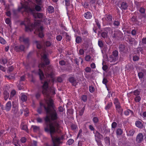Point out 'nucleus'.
Wrapping results in <instances>:
<instances>
[{
	"label": "nucleus",
	"instance_id": "49",
	"mask_svg": "<svg viewBox=\"0 0 146 146\" xmlns=\"http://www.w3.org/2000/svg\"><path fill=\"white\" fill-rule=\"evenodd\" d=\"M82 100L84 102H86L87 100V96L86 95H83L82 97Z\"/></svg>",
	"mask_w": 146,
	"mask_h": 146
},
{
	"label": "nucleus",
	"instance_id": "29",
	"mask_svg": "<svg viewBox=\"0 0 146 146\" xmlns=\"http://www.w3.org/2000/svg\"><path fill=\"white\" fill-rule=\"evenodd\" d=\"M120 21L119 19H115L113 23V25L115 26L118 27L120 25Z\"/></svg>",
	"mask_w": 146,
	"mask_h": 146
},
{
	"label": "nucleus",
	"instance_id": "54",
	"mask_svg": "<svg viewBox=\"0 0 146 146\" xmlns=\"http://www.w3.org/2000/svg\"><path fill=\"white\" fill-rule=\"evenodd\" d=\"M16 92L15 90H13L12 91L10 94V97L11 98L13 97L15 94Z\"/></svg>",
	"mask_w": 146,
	"mask_h": 146
},
{
	"label": "nucleus",
	"instance_id": "20",
	"mask_svg": "<svg viewBox=\"0 0 146 146\" xmlns=\"http://www.w3.org/2000/svg\"><path fill=\"white\" fill-rule=\"evenodd\" d=\"M119 51L123 53H125L126 51V49L125 46L123 44H121L119 46Z\"/></svg>",
	"mask_w": 146,
	"mask_h": 146
},
{
	"label": "nucleus",
	"instance_id": "26",
	"mask_svg": "<svg viewBox=\"0 0 146 146\" xmlns=\"http://www.w3.org/2000/svg\"><path fill=\"white\" fill-rule=\"evenodd\" d=\"M47 11L50 13H51L54 12V7L51 6H49L48 7Z\"/></svg>",
	"mask_w": 146,
	"mask_h": 146
},
{
	"label": "nucleus",
	"instance_id": "21",
	"mask_svg": "<svg viewBox=\"0 0 146 146\" xmlns=\"http://www.w3.org/2000/svg\"><path fill=\"white\" fill-rule=\"evenodd\" d=\"M84 16L86 19H90L92 17V14L90 12L88 11L85 13Z\"/></svg>",
	"mask_w": 146,
	"mask_h": 146
},
{
	"label": "nucleus",
	"instance_id": "44",
	"mask_svg": "<svg viewBox=\"0 0 146 146\" xmlns=\"http://www.w3.org/2000/svg\"><path fill=\"white\" fill-rule=\"evenodd\" d=\"M98 44L99 47L101 48H102L104 46V43L101 40H98Z\"/></svg>",
	"mask_w": 146,
	"mask_h": 146
},
{
	"label": "nucleus",
	"instance_id": "5",
	"mask_svg": "<svg viewBox=\"0 0 146 146\" xmlns=\"http://www.w3.org/2000/svg\"><path fill=\"white\" fill-rule=\"evenodd\" d=\"M33 6L32 8H30L28 5H23L21 9H24L25 12L30 13L32 14L35 13V10L37 11H39L41 9L40 6L36 5L35 4H33Z\"/></svg>",
	"mask_w": 146,
	"mask_h": 146
},
{
	"label": "nucleus",
	"instance_id": "35",
	"mask_svg": "<svg viewBox=\"0 0 146 146\" xmlns=\"http://www.w3.org/2000/svg\"><path fill=\"white\" fill-rule=\"evenodd\" d=\"M112 105V102H109L108 103L105 107V109L107 110H108L110 108Z\"/></svg>",
	"mask_w": 146,
	"mask_h": 146
},
{
	"label": "nucleus",
	"instance_id": "55",
	"mask_svg": "<svg viewBox=\"0 0 146 146\" xmlns=\"http://www.w3.org/2000/svg\"><path fill=\"white\" fill-rule=\"evenodd\" d=\"M31 146H37V142L36 141L33 140Z\"/></svg>",
	"mask_w": 146,
	"mask_h": 146
},
{
	"label": "nucleus",
	"instance_id": "28",
	"mask_svg": "<svg viewBox=\"0 0 146 146\" xmlns=\"http://www.w3.org/2000/svg\"><path fill=\"white\" fill-rule=\"evenodd\" d=\"M129 113L132 115L133 114V113L132 111L129 109H127V110L125 111L124 112V114L125 115H128Z\"/></svg>",
	"mask_w": 146,
	"mask_h": 146
},
{
	"label": "nucleus",
	"instance_id": "51",
	"mask_svg": "<svg viewBox=\"0 0 146 146\" xmlns=\"http://www.w3.org/2000/svg\"><path fill=\"white\" fill-rule=\"evenodd\" d=\"M108 82V81L106 78H103L102 81V83L103 84H105V85L106 87H107L106 84Z\"/></svg>",
	"mask_w": 146,
	"mask_h": 146
},
{
	"label": "nucleus",
	"instance_id": "63",
	"mask_svg": "<svg viewBox=\"0 0 146 146\" xmlns=\"http://www.w3.org/2000/svg\"><path fill=\"white\" fill-rule=\"evenodd\" d=\"M134 93V94L135 96H138L140 94V92L138 90H136L135 91Z\"/></svg>",
	"mask_w": 146,
	"mask_h": 146
},
{
	"label": "nucleus",
	"instance_id": "27",
	"mask_svg": "<svg viewBox=\"0 0 146 146\" xmlns=\"http://www.w3.org/2000/svg\"><path fill=\"white\" fill-rule=\"evenodd\" d=\"M134 3L136 6V8L137 10L141 8V2L135 1H134Z\"/></svg>",
	"mask_w": 146,
	"mask_h": 146
},
{
	"label": "nucleus",
	"instance_id": "18",
	"mask_svg": "<svg viewBox=\"0 0 146 146\" xmlns=\"http://www.w3.org/2000/svg\"><path fill=\"white\" fill-rule=\"evenodd\" d=\"M117 106V107H115L117 112H118L121 116H122L123 109L120 105Z\"/></svg>",
	"mask_w": 146,
	"mask_h": 146
},
{
	"label": "nucleus",
	"instance_id": "59",
	"mask_svg": "<svg viewBox=\"0 0 146 146\" xmlns=\"http://www.w3.org/2000/svg\"><path fill=\"white\" fill-rule=\"evenodd\" d=\"M138 76L139 78H142L143 76V73L142 72H139L138 74Z\"/></svg>",
	"mask_w": 146,
	"mask_h": 146
},
{
	"label": "nucleus",
	"instance_id": "13",
	"mask_svg": "<svg viewBox=\"0 0 146 146\" xmlns=\"http://www.w3.org/2000/svg\"><path fill=\"white\" fill-rule=\"evenodd\" d=\"M25 49V47L24 45H21L20 46H15V50L17 52L24 51Z\"/></svg>",
	"mask_w": 146,
	"mask_h": 146
},
{
	"label": "nucleus",
	"instance_id": "39",
	"mask_svg": "<svg viewBox=\"0 0 146 146\" xmlns=\"http://www.w3.org/2000/svg\"><path fill=\"white\" fill-rule=\"evenodd\" d=\"M81 37L80 36H77L76 38V42L77 43H79L82 41Z\"/></svg>",
	"mask_w": 146,
	"mask_h": 146
},
{
	"label": "nucleus",
	"instance_id": "62",
	"mask_svg": "<svg viewBox=\"0 0 146 146\" xmlns=\"http://www.w3.org/2000/svg\"><path fill=\"white\" fill-rule=\"evenodd\" d=\"M0 42L2 44H4L5 43L6 41L3 38H0Z\"/></svg>",
	"mask_w": 146,
	"mask_h": 146
},
{
	"label": "nucleus",
	"instance_id": "2",
	"mask_svg": "<svg viewBox=\"0 0 146 146\" xmlns=\"http://www.w3.org/2000/svg\"><path fill=\"white\" fill-rule=\"evenodd\" d=\"M35 43L36 44L37 48L39 50L38 52L41 56V60L42 63L38 65L39 68H43L44 70L45 75L48 77L52 78L53 77L54 70L52 67L49 66L47 68V69L44 70V67L45 65L49 64V60L47 57V53L45 49L43 48L42 43L40 41H36Z\"/></svg>",
	"mask_w": 146,
	"mask_h": 146
},
{
	"label": "nucleus",
	"instance_id": "41",
	"mask_svg": "<svg viewBox=\"0 0 146 146\" xmlns=\"http://www.w3.org/2000/svg\"><path fill=\"white\" fill-rule=\"evenodd\" d=\"M129 43L130 44H132L134 41H135V39L134 38L132 37H128V38Z\"/></svg>",
	"mask_w": 146,
	"mask_h": 146
},
{
	"label": "nucleus",
	"instance_id": "14",
	"mask_svg": "<svg viewBox=\"0 0 146 146\" xmlns=\"http://www.w3.org/2000/svg\"><path fill=\"white\" fill-rule=\"evenodd\" d=\"M19 40L21 42H23L25 45L29 44V39L28 38H25L23 36L20 37Z\"/></svg>",
	"mask_w": 146,
	"mask_h": 146
},
{
	"label": "nucleus",
	"instance_id": "1",
	"mask_svg": "<svg viewBox=\"0 0 146 146\" xmlns=\"http://www.w3.org/2000/svg\"><path fill=\"white\" fill-rule=\"evenodd\" d=\"M46 104H42V106L47 115H49L53 122L50 123L49 124H47V127L44 128V131L46 132L49 133L53 142V146H58L60 139L54 136L53 134L56 133H59L60 131L59 121L57 120L58 116L55 109L52 99L49 98L46 101Z\"/></svg>",
	"mask_w": 146,
	"mask_h": 146
},
{
	"label": "nucleus",
	"instance_id": "43",
	"mask_svg": "<svg viewBox=\"0 0 146 146\" xmlns=\"http://www.w3.org/2000/svg\"><path fill=\"white\" fill-rule=\"evenodd\" d=\"M21 100L23 102L26 101L27 100V97L25 95H23L21 96Z\"/></svg>",
	"mask_w": 146,
	"mask_h": 146
},
{
	"label": "nucleus",
	"instance_id": "48",
	"mask_svg": "<svg viewBox=\"0 0 146 146\" xmlns=\"http://www.w3.org/2000/svg\"><path fill=\"white\" fill-rule=\"evenodd\" d=\"M62 38V37L60 35H58L56 37V39L58 41H60Z\"/></svg>",
	"mask_w": 146,
	"mask_h": 146
},
{
	"label": "nucleus",
	"instance_id": "11",
	"mask_svg": "<svg viewBox=\"0 0 146 146\" xmlns=\"http://www.w3.org/2000/svg\"><path fill=\"white\" fill-rule=\"evenodd\" d=\"M110 28L109 27H107L104 29V31L102 32L101 34L102 37L105 39L107 38L108 37V31H110Z\"/></svg>",
	"mask_w": 146,
	"mask_h": 146
},
{
	"label": "nucleus",
	"instance_id": "45",
	"mask_svg": "<svg viewBox=\"0 0 146 146\" xmlns=\"http://www.w3.org/2000/svg\"><path fill=\"white\" fill-rule=\"evenodd\" d=\"M114 104L115 106V107H117V105L120 106L119 103L117 99H115L114 102Z\"/></svg>",
	"mask_w": 146,
	"mask_h": 146
},
{
	"label": "nucleus",
	"instance_id": "64",
	"mask_svg": "<svg viewBox=\"0 0 146 146\" xmlns=\"http://www.w3.org/2000/svg\"><path fill=\"white\" fill-rule=\"evenodd\" d=\"M89 90L91 93L93 92L94 90V87L92 86H90L89 87Z\"/></svg>",
	"mask_w": 146,
	"mask_h": 146
},
{
	"label": "nucleus",
	"instance_id": "9",
	"mask_svg": "<svg viewBox=\"0 0 146 146\" xmlns=\"http://www.w3.org/2000/svg\"><path fill=\"white\" fill-rule=\"evenodd\" d=\"M12 106V108L11 111V113L15 115L18 114L19 109L17 105L14 102H13Z\"/></svg>",
	"mask_w": 146,
	"mask_h": 146
},
{
	"label": "nucleus",
	"instance_id": "22",
	"mask_svg": "<svg viewBox=\"0 0 146 146\" xmlns=\"http://www.w3.org/2000/svg\"><path fill=\"white\" fill-rule=\"evenodd\" d=\"M135 130L133 129H129L126 131L127 135L128 136H132L134 134Z\"/></svg>",
	"mask_w": 146,
	"mask_h": 146
},
{
	"label": "nucleus",
	"instance_id": "24",
	"mask_svg": "<svg viewBox=\"0 0 146 146\" xmlns=\"http://www.w3.org/2000/svg\"><path fill=\"white\" fill-rule=\"evenodd\" d=\"M128 5L125 2H123L121 4V9L123 10H126L128 7Z\"/></svg>",
	"mask_w": 146,
	"mask_h": 146
},
{
	"label": "nucleus",
	"instance_id": "7",
	"mask_svg": "<svg viewBox=\"0 0 146 146\" xmlns=\"http://www.w3.org/2000/svg\"><path fill=\"white\" fill-rule=\"evenodd\" d=\"M118 52L117 50H115L113 52L112 54L110 56L112 61H115L117 60L118 58Z\"/></svg>",
	"mask_w": 146,
	"mask_h": 146
},
{
	"label": "nucleus",
	"instance_id": "36",
	"mask_svg": "<svg viewBox=\"0 0 146 146\" xmlns=\"http://www.w3.org/2000/svg\"><path fill=\"white\" fill-rule=\"evenodd\" d=\"M140 13L142 14H144L145 13V9L143 7H141L137 10Z\"/></svg>",
	"mask_w": 146,
	"mask_h": 146
},
{
	"label": "nucleus",
	"instance_id": "33",
	"mask_svg": "<svg viewBox=\"0 0 146 146\" xmlns=\"http://www.w3.org/2000/svg\"><path fill=\"white\" fill-rule=\"evenodd\" d=\"M61 34H62L64 35H66V39L69 40H70L71 38L70 36L67 34V33L65 32H63L62 33H61Z\"/></svg>",
	"mask_w": 146,
	"mask_h": 146
},
{
	"label": "nucleus",
	"instance_id": "23",
	"mask_svg": "<svg viewBox=\"0 0 146 146\" xmlns=\"http://www.w3.org/2000/svg\"><path fill=\"white\" fill-rule=\"evenodd\" d=\"M92 120L94 125L96 127L98 125V124L99 123V119L98 117H94L93 118Z\"/></svg>",
	"mask_w": 146,
	"mask_h": 146
},
{
	"label": "nucleus",
	"instance_id": "40",
	"mask_svg": "<svg viewBox=\"0 0 146 146\" xmlns=\"http://www.w3.org/2000/svg\"><path fill=\"white\" fill-rule=\"evenodd\" d=\"M32 127L33 128V130L34 131H36L39 130L40 127L39 126L35 125H32Z\"/></svg>",
	"mask_w": 146,
	"mask_h": 146
},
{
	"label": "nucleus",
	"instance_id": "31",
	"mask_svg": "<svg viewBox=\"0 0 146 146\" xmlns=\"http://www.w3.org/2000/svg\"><path fill=\"white\" fill-rule=\"evenodd\" d=\"M105 142L106 144L109 146L110 144V138L109 137H106L104 138Z\"/></svg>",
	"mask_w": 146,
	"mask_h": 146
},
{
	"label": "nucleus",
	"instance_id": "58",
	"mask_svg": "<svg viewBox=\"0 0 146 146\" xmlns=\"http://www.w3.org/2000/svg\"><path fill=\"white\" fill-rule=\"evenodd\" d=\"M91 59V57L89 55H87L85 57V60L86 61H89Z\"/></svg>",
	"mask_w": 146,
	"mask_h": 146
},
{
	"label": "nucleus",
	"instance_id": "46",
	"mask_svg": "<svg viewBox=\"0 0 146 146\" xmlns=\"http://www.w3.org/2000/svg\"><path fill=\"white\" fill-rule=\"evenodd\" d=\"M100 139H96L95 141L96 142L98 145L99 146H102V142L100 140Z\"/></svg>",
	"mask_w": 146,
	"mask_h": 146
},
{
	"label": "nucleus",
	"instance_id": "60",
	"mask_svg": "<svg viewBox=\"0 0 146 146\" xmlns=\"http://www.w3.org/2000/svg\"><path fill=\"white\" fill-rule=\"evenodd\" d=\"M82 129H80L79 131L78 134L77 135V137H80L82 136Z\"/></svg>",
	"mask_w": 146,
	"mask_h": 146
},
{
	"label": "nucleus",
	"instance_id": "52",
	"mask_svg": "<svg viewBox=\"0 0 146 146\" xmlns=\"http://www.w3.org/2000/svg\"><path fill=\"white\" fill-rule=\"evenodd\" d=\"M37 122L39 123H42V122L43 120L42 118L38 117L36 119Z\"/></svg>",
	"mask_w": 146,
	"mask_h": 146
},
{
	"label": "nucleus",
	"instance_id": "25",
	"mask_svg": "<svg viewBox=\"0 0 146 146\" xmlns=\"http://www.w3.org/2000/svg\"><path fill=\"white\" fill-rule=\"evenodd\" d=\"M136 126L140 128H142L143 127V124L140 121H136L135 123Z\"/></svg>",
	"mask_w": 146,
	"mask_h": 146
},
{
	"label": "nucleus",
	"instance_id": "30",
	"mask_svg": "<svg viewBox=\"0 0 146 146\" xmlns=\"http://www.w3.org/2000/svg\"><path fill=\"white\" fill-rule=\"evenodd\" d=\"M41 95V92L40 90H38L35 94V96L36 99H39Z\"/></svg>",
	"mask_w": 146,
	"mask_h": 146
},
{
	"label": "nucleus",
	"instance_id": "38",
	"mask_svg": "<svg viewBox=\"0 0 146 146\" xmlns=\"http://www.w3.org/2000/svg\"><path fill=\"white\" fill-rule=\"evenodd\" d=\"M122 133L123 131L121 129L118 128L117 129L116 131V134L117 135H120L122 134Z\"/></svg>",
	"mask_w": 146,
	"mask_h": 146
},
{
	"label": "nucleus",
	"instance_id": "53",
	"mask_svg": "<svg viewBox=\"0 0 146 146\" xmlns=\"http://www.w3.org/2000/svg\"><path fill=\"white\" fill-rule=\"evenodd\" d=\"M85 70L86 73H90L91 72V69L90 67H86Z\"/></svg>",
	"mask_w": 146,
	"mask_h": 146
},
{
	"label": "nucleus",
	"instance_id": "8",
	"mask_svg": "<svg viewBox=\"0 0 146 146\" xmlns=\"http://www.w3.org/2000/svg\"><path fill=\"white\" fill-rule=\"evenodd\" d=\"M123 34L119 31H114L112 37L115 40H119L122 37Z\"/></svg>",
	"mask_w": 146,
	"mask_h": 146
},
{
	"label": "nucleus",
	"instance_id": "50",
	"mask_svg": "<svg viewBox=\"0 0 146 146\" xmlns=\"http://www.w3.org/2000/svg\"><path fill=\"white\" fill-rule=\"evenodd\" d=\"M117 123L116 122H114L112 123L111 124V127L112 128H115L117 126Z\"/></svg>",
	"mask_w": 146,
	"mask_h": 146
},
{
	"label": "nucleus",
	"instance_id": "4",
	"mask_svg": "<svg viewBox=\"0 0 146 146\" xmlns=\"http://www.w3.org/2000/svg\"><path fill=\"white\" fill-rule=\"evenodd\" d=\"M38 74L42 83L43 84L42 86L43 89L42 91V93L44 95H46L47 97L49 96L50 94L52 95L55 94V92L54 88H51L50 89L48 88L49 81L44 80V73L40 69H39Z\"/></svg>",
	"mask_w": 146,
	"mask_h": 146
},
{
	"label": "nucleus",
	"instance_id": "42",
	"mask_svg": "<svg viewBox=\"0 0 146 146\" xmlns=\"http://www.w3.org/2000/svg\"><path fill=\"white\" fill-rule=\"evenodd\" d=\"M74 142V140L72 139H69L66 143L68 145H71Z\"/></svg>",
	"mask_w": 146,
	"mask_h": 146
},
{
	"label": "nucleus",
	"instance_id": "61",
	"mask_svg": "<svg viewBox=\"0 0 146 146\" xmlns=\"http://www.w3.org/2000/svg\"><path fill=\"white\" fill-rule=\"evenodd\" d=\"M139 59V57L136 55H135L133 57V60L134 61H137Z\"/></svg>",
	"mask_w": 146,
	"mask_h": 146
},
{
	"label": "nucleus",
	"instance_id": "57",
	"mask_svg": "<svg viewBox=\"0 0 146 146\" xmlns=\"http://www.w3.org/2000/svg\"><path fill=\"white\" fill-rule=\"evenodd\" d=\"M135 100L136 102H139L141 100V98L139 96H136L135 98Z\"/></svg>",
	"mask_w": 146,
	"mask_h": 146
},
{
	"label": "nucleus",
	"instance_id": "16",
	"mask_svg": "<svg viewBox=\"0 0 146 146\" xmlns=\"http://www.w3.org/2000/svg\"><path fill=\"white\" fill-rule=\"evenodd\" d=\"M143 136L142 133H140L137 136L136 141L138 143H140L143 140Z\"/></svg>",
	"mask_w": 146,
	"mask_h": 146
},
{
	"label": "nucleus",
	"instance_id": "17",
	"mask_svg": "<svg viewBox=\"0 0 146 146\" xmlns=\"http://www.w3.org/2000/svg\"><path fill=\"white\" fill-rule=\"evenodd\" d=\"M12 104L10 101H8L6 104L5 106V110L7 111H9L11 109Z\"/></svg>",
	"mask_w": 146,
	"mask_h": 146
},
{
	"label": "nucleus",
	"instance_id": "3",
	"mask_svg": "<svg viewBox=\"0 0 146 146\" xmlns=\"http://www.w3.org/2000/svg\"><path fill=\"white\" fill-rule=\"evenodd\" d=\"M39 24L38 23H35L34 24L31 23L30 20L28 18H26L24 21L21 23V25H25L26 31H31L33 29L36 28V31L38 33L39 36L42 38L44 36L43 33V28L42 26H40V27H36Z\"/></svg>",
	"mask_w": 146,
	"mask_h": 146
},
{
	"label": "nucleus",
	"instance_id": "19",
	"mask_svg": "<svg viewBox=\"0 0 146 146\" xmlns=\"http://www.w3.org/2000/svg\"><path fill=\"white\" fill-rule=\"evenodd\" d=\"M33 16L35 18H38L41 19L42 18L43 15V14L42 13H34L32 14Z\"/></svg>",
	"mask_w": 146,
	"mask_h": 146
},
{
	"label": "nucleus",
	"instance_id": "15",
	"mask_svg": "<svg viewBox=\"0 0 146 146\" xmlns=\"http://www.w3.org/2000/svg\"><path fill=\"white\" fill-rule=\"evenodd\" d=\"M93 133L95 134V140L96 139H101L103 137V135L99 132V131H96L95 133L94 132Z\"/></svg>",
	"mask_w": 146,
	"mask_h": 146
},
{
	"label": "nucleus",
	"instance_id": "56",
	"mask_svg": "<svg viewBox=\"0 0 146 146\" xmlns=\"http://www.w3.org/2000/svg\"><path fill=\"white\" fill-rule=\"evenodd\" d=\"M24 111V115L26 116H28V113H29V112H28V109L26 108Z\"/></svg>",
	"mask_w": 146,
	"mask_h": 146
},
{
	"label": "nucleus",
	"instance_id": "10",
	"mask_svg": "<svg viewBox=\"0 0 146 146\" xmlns=\"http://www.w3.org/2000/svg\"><path fill=\"white\" fill-rule=\"evenodd\" d=\"M105 19L107 23V24L110 25L112 24V17L110 15H106L105 16Z\"/></svg>",
	"mask_w": 146,
	"mask_h": 146
},
{
	"label": "nucleus",
	"instance_id": "6",
	"mask_svg": "<svg viewBox=\"0 0 146 146\" xmlns=\"http://www.w3.org/2000/svg\"><path fill=\"white\" fill-rule=\"evenodd\" d=\"M107 126L105 124H103L102 126V124L96 126V128L99 129V132H100L102 133H104V132H110V129H107Z\"/></svg>",
	"mask_w": 146,
	"mask_h": 146
},
{
	"label": "nucleus",
	"instance_id": "12",
	"mask_svg": "<svg viewBox=\"0 0 146 146\" xmlns=\"http://www.w3.org/2000/svg\"><path fill=\"white\" fill-rule=\"evenodd\" d=\"M69 81L71 83L72 85L75 86L77 84L76 79L74 76L70 77L68 79Z\"/></svg>",
	"mask_w": 146,
	"mask_h": 146
},
{
	"label": "nucleus",
	"instance_id": "34",
	"mask_svg": "<svg viewBox=\"0 0 146 146\" xmlns=\"http://www.w3.org/2000/svg\"><path fill=\"white\" fill-rule=\"evenodd\" d=\"M44 120L45 122V123L46 125V127H47V124H49V123H48L49 122H50V119L49 117L48 116V115L46 116L44 118Z\"/></svg>",
	"mask_w": 146,
	"mask_h": 146
},
{
	"label": "nucleus",
	"instance_id": "32",
	"mask_svg": "<svg viewBox=\"0 0 146 146\" xmlns=\"http://www.w3.org/2000/svg\"><path fill=\"white\" fill-rule=\"evenodd\" d=\"M1 63L5 65L7 62V59L6 58H2L1 59Z\"/></svg>",
	"mask_w": 146,
	"mask_h": 146
},
{
	"label": "nucleus",
	"instance_id": "47",
	"mask_svg": "<svg viewBox=\"0 0 146 146\" xmlns=\"http://www.w3.org/2000/svg\"><path fill=\"white\" fill-rule=\"evenodd\" d=\"M95 21L96 23V24L97 25L98 28L99 29H100L101 28V25H100V23H99L98 20L97 19H95Z\"/></svg>",
	"mask_w": 146,
	"mask_h": 146
},
{
	"label": "nucleus",
	"instance_id": "37",
	"mask_svg": "<svg viewBox=\"0 0 146 146\" xmlns=\"http://www.w3.org/2000/svg\"><path fill=\"white\" fill-rule=\"evenodd\" d=\"M21 129L23 130L27 131L28 130L27 127L26 125L24 124H21Z\"/></svg>",
	"mask_w": 146,
	"mask_h": 146
}]
</instances>
